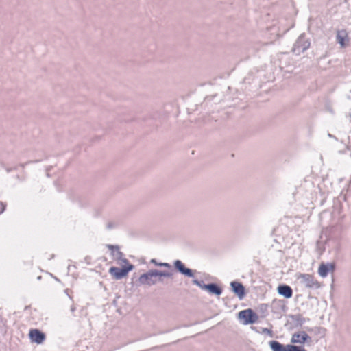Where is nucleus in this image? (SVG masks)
Segmentation results:
<instances>
[{"label":"nucleus","mask_w":351,"mask_h":351,"mask_svg":"<svg viewBox=\"0 0 351 351\" xmlns=\"http://www.w3.org/2000/svg\"><path fill=\"white\" fill-rule=\"evenodd\" d=\"M109 248L114 249L115 247L112 245H109ZM115 258L120 259V261L125 264H128V266L123 267L122 268H119L116 267H112L109 269V273L117 280L121 279L123 277L126 276L128 273L133 269V266L132 265L128 264V261L126 258H121L122 256V253L119 251V248L116 247V252L114 254Z\"/></svg>","instance_id":"1"},{"label":"nucleus","mask_w":351,"mask_h":351,"mask_svg":"<svg viewBox=\"0 0 351 351\" xmlns=\"http://www.w3.org/2000/svg\"><path fill=\"white\" fill-rule=\"evenodd\" d=\"M297 279L302 285L308 288L319 289L321 287L320 283L314 276L308 274H300Z\"/></svg>","instance_id":"2"},{"label":"nucleus","mask_w":351,"mask_h":351,"mask_svg":"<svg viewBox=\"0 0 351 351\" xmlns=\"http://www.w3.org/2000/svg\"><path fill=\"white\" fill-rule=\"evenodd\" d=\"M310 47V41L306 38L304 35H300L293 45L292 51L295 54H300Z\"/></svg>","instance_id":"3"},{"label":"nucleus","mask_w":351,"mask_h":351,"mask_svg":"<svg viewBox=\"0 0 351 351\" xmlns=\"http://www.w3.org/2000/svg\"><path fill=\"white\" fill-rule=\"evenodd\" d=\"M156 278L158 277L156 276V269H152L141 275L138 281L141 285L152 286L158 281Z\"/></svg>","instance_id":"4"},{"label":"nucleus","mask_w":351,"mask_h":351,"mask_svg":"<svg viewBox=\"0 0 351 351\" xmlns=\"http://www.w3.org/2000/svg\"><path fill=\"white\" fill-rule=\"evenodd\" d=\"M239 319L243 324H254L258 319V315L251 309H246L239 313Z\"/></svg>","instance_id":"5"},{"label":"nucleus","mask_w":351,"mask_h":351,"mask_svg":"<svg viewBox=\"0 0 351 351\" xmlns=\"http://www.w3.org/2000/svg\"><path fill=\"white\" fill-rule=\"evenodd\" d=\"M173 265L175 268L182 274L187 277L194 276V271L189 268H186L181 261L176 260L173 263Z\"/></svg>","instance_id":"6"},{"label":"nucleus","mask_w":351,"mask_h":351,"mask_svg":"<svg viewBox=\"0 0 351 351\" xmlns=\"http://www.w3.org/2000/svg\"><path fill=\"white\" fill-rule=\"evenodd\" d=\"M308 340L311 341V337L304 331H301L292 335L291 342L302 344Z\"/></svg>","instance_id":"7"},{"label":"nucleus","mask_w":351,"mask_h":351,"mask_svg":"<svg viewBox=\"0 0 351 351\" xmlns=\"http://www.w3.org/2000/svg\"><path fill=\"white\" fill-rule=\"evenodd\" d=\"M335 270V265L333 264H331V263H328V264H325V263H321L319 265V267L318 268V274L322 277V278H325L328 276V273L329 272H333Z\"/></svg>","instance_id":"8"},{"label":"nucleus","mask_w":351,"mask_h":351,"mask_svg":"<svg viewBox=\"0 0 351 351\" xmlns=\"http://www.w3.org/2000/svg\"><path fill=\"white\" fill-rule=\"evenodd\" d=\"M29 337L32 341L37 343H41L44 341L45 336L38 330L33 329L29 332Z\"/></svg>","instance_id":"9"},{"label":"nucleus","mask_w":351,"mask_h":351,"mask_svg":"<svg viewBox=\"0 0 351 351\" xmlns=\"http://www.w3.org/2000/svg\"><path fill=\"white\" fill-rule=\"evenodd\" d=\"M234 293L239 298V299H242L245 295V289L244 287L238 282H232L230 284Z\"/></svg>","instance_id":"10"},{"label":"nucleus","mask_w":351,"mask_h":351,"mask_svg":"<svg viewBox=\"0 0 351 351\" xmlns=\"http://www.w3.org/2000/svg\"><path fill=\"white\" fill-rule=\"evenodd\" d=\"M278 292L285 298H290L293 295L292 289L288 285H280L278 287Z\"/></svg>","instance_id":"11"},{"label":"nucleus","mask_w":351,"mask_h":351,"mask_svg":"<svg viewBox=\"0 0 351 351\" xmlns=\"http://www.w3.org/2000/svg\"><path fill=\"white\" fill-rule=\"evenodd\" d=\"M202 289H206L213 294L220 295L221 294V289L215 284H209L202 287Z\"/></svg>","instance_id":"12"},{"label":"nucleus","mask_w":351,"mask_h":351,"mask_svg":"<svg viewBox=\"0 0 351 351\" xmlns=\"http://www.w3.org/2000/svg\"><path fill=\"white\" fill-rule=\"evenodd\" d=\"M347 38V33L345 30L338 31L337 33V40L342 47L346 46L345 40Z\"/></svg>","instance_id":"13"},{"label":"nucleus","mask_w":351,"mask_h":351,"mask_svg":"<svg viewBox=\"0 0 351 351\" xmlns=\"http://www.w3.org/2000/svg\"><path fill=\"white\" fill-rule=\"evenodd\" d=\"M269 346L272 351H286V347L276 341H270Z\"/></svg>","instance_id":"14"},{"label":"nucleus","mask_w":351,"mask_h":351,"mask_svg":"<svg viewBox=\"0 0 351 351\" xmlns=\"http://www.w3.org/2000/svg\"><path fill=\"white\" fill-rule=\"evenodd\" d=\"M156 276L158 278H159L158 281H161V280L160 279V277L169 278L171 276V274L170 273L165 271H159V270L156 269Z\"/></svg>","instance_id":"15"},{"label":"nucleus","mask_w":351,"mask_h":351,"mask_svg":"<svg viewBox=\"0 0 351 351\" xmlns=\"http://www.w3.org/2000/svg\"><path fill=\"white\" fill-rule=\"evenodd\" d=\"M286 351H306L304 348L293 346V345H287L286 346Z\"/></svg>","instance_id":"16"},{"label":"nucleus","mask_w":351,"mask_h":351,"mask_svg":"<svg viewBox=\"0 0 351 351\" xmlns=\"http://www.w3.org/2000/svg\"><path fill=\"white\" fill-rule=\"evenodd\" d=\"M151 263H154L155 265H157V266H159V267H166V268H170L171 267V265L169 263H158L156 259H152L151 260Z\"/></svg>","instance_id":"17"},{"label":"nucleus","mask_w":351,"mask_h":351,"mask_svg":"<svg viewBox=\"0 0 351 351\" xmlns=\"http://www.w3.org/2000/svg\"><path fill=\"white\" fill-rule=\"evenodd\" d=\"M262 332L263 333L268 334L271 337L272 336V331L270 329H269V328H264L262 329Z\"/></svg>","instance_id":"18"},{"label":"nucleus","mask_w":351,"mask_h":351,"mask_svg":"<svg viewBox=\"0 0 351 351\" xmlns=\"http://www.w3.org/2000/svg\"><path fill=\"white\" fill-rule=\"evenodd\" d=\"M193 283L198 287H199L201 289H202V287H204V285H205L204 284H202V282L197 280H194L193 281Z\"/></svg>","instance_id":"19"},{"label":"nucleus","mask_w":351,"mask_h":351,"mask_svg":"<svg viewBox=\"0 0 351 351\" xmlns=\"http://www.w3.org/2000/svg\"><path fill=\"white\" fill-rule=\"evenodd\" d=\"M0 209H1L0 213H2L5 209V206L2 203H0Z\"/></svg>","instance_id":"20"},{"label":"nucleus","mask_w":351,"mask_h":351,"mask_svg":"<svg viewBox=\"0 0 351 351\" xmlns=\"http://www.w3.org/2000/svg\"><path fill=\"white\" fill-rule=\"evenodd\" d=\"M328 136H329V137H332V135L329 133V134H328Z\"/></svg>","instance_id":"21"}]
</instances>
